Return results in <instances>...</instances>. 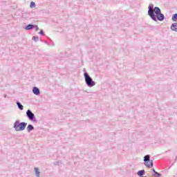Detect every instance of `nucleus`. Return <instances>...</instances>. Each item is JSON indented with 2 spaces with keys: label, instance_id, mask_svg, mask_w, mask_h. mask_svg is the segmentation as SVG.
Wrapping results in <instances>:
<instances>
[{
  "label": "nucleus",
  "instance_id": "nucleus-20",
  "mask_svg": "<svg viewBox=\"0 0 177 177\" xmlns=\"http://www.w3.org/2000/svg\"><path fill=\"white\" fill-rule=\"evenodd\" d=\"M175 160H176H176H177V156H176V159H175Z\"/></svg>",
  "mask_w": 177,
  "mask_h": 177
},
{
  "label": "nucleus",
  "instance_id": "nucleus-2",
  "mask_svg": "<svg viewBox=\"0 0 177 177\" xmlns=\"http://www.w3.org/2000/svg\"><path fill=\"white\" fill-rule=\"evenodd\" d=\"M26 127H27V122H20V120H16L15 122L14 123V129L17 132H19L20 131H24L26 129Z\"/></svg>",
  "mask_w": 177,
  "mask_h": 177
},
{
  "label": "nucleus",
  "instance_id": "nucleus-14",
  "mask_svg": "<svg viewBox=\"0 0 177 177\" xmlns=\"http://www.w3.org/2000/svg\"><path fill=\"white\" fill-rule=\"evenodd\" d=\"M171 20H172L173 21H176V20H177V13L173 15V16H172V17H171Z\"/></svg>",
  "mask_w": 177,
  "mask_h": 177
},
{
  "label": "nucleus",
  "instance_id": "nucleus-15",
  "mask_svg": "<svg viewBox=\"0 0 177 177\" xmlns=\"http://www.w3.org/2000/svg\"><path fill=\"white\" fill-rule=\"evenodd\" d=\"M152 176H155V177H160L161 176V174L158 173V172H155V174H153Z\"/></svg>",
  "mask_w": 177,
  "mask_h": 177
},
{
  "label": "nucleus",
  "instance_id": "nucleus-8",
  "mask_svg": "<svg viewBox=\"0 0 177 177\" xmlns=\"http://www.w3.org/2000/svg\"><path fill=\"white\" fill-rule=\"evenodd\" d=\"M35 172L36 177H41V172L39 171V169L38 167H35Z\"/></svg>",
  "mask_w": 177,
  "mask_h": 177
},
{
  "label": "nucleus",
  "instance_id": "nucleus-6",
  "mask_svg": "<svg viewBox=\"0 0 177 177\" xmlns=\"http://www.w3.org/2000/svg\"><path fill=\"white\" fill-rule=\"evenodd\" d=\"M32 92H33L34 95H36V96H38V95H39L41 93L39 88H38V87H35V86L32 88Z\"/></svg>",
  "mask_w": 177,
  "mask_h": 177
},
{
  "label": "nucleus",
  "instance_id": "nucleus-1",
  "mask_svg": "<svg viewBox=\"0 0 177 177\" xmlns=\"http://www.w3.org/2000/svg\"><path fill=\"white\" fill-rule=\"evenodd\" d=\"M148 16L151 17L153 21H164L165 16L161 13V9L158 7H155L153 3H150L148 7Z\"/></svg>",
  "mask_w": 177,
  "mask_h": 177
},
{
  "label": "nucleus",
  "instance_id": "nucleus-13",
  "mask_svg": "<svg viewBox=\"0 0 177 177\" xmlns=\"http://www.w3.org/2000/svg\"><path fill=\"white\" fill-rule=\"evenodd\" d=\"M32 41H35V42H38L39 41V37L37 36H33L32 37Z\"/></svg>",
  "mask_w": 177,
  "mask_h": 177
},
{
  "label": "nucleus",
  "instance_id": "nucleus-7",
  "mask_svg": "<svg viewBox=\"0 0 177 177\" xmlns=\"http://www.w3.org/2000/svg\"><path fill=\"white\" fill-rule=\"evenodd\" d=\"M170 28L171 31H175L177 32V23L172 24Z\"/></svg>",
  "mask_w": 177,
  "mask_h": 177
},
{
  "label": "nucleus",
  "instance_id": "nucleus-21",
  "mask_svg": "<svg viewBox=\"0 0 177 177\" xmlns=\"http://www.w3.org/2000/svg\"><path fill=\"white\" fill-rule=\"evenodd\" d=\"M4 97H6V95H4Z\"/></svg>",
  "mask_w": 177,
  "mask_h": 177
},
{
  "label": "nucleus",
  "instance_id": "nucleus-3",
  "mask_svg": "<svg viewBox=\"0 0 177 177\" xmlns=\"http://www.w3.org/2000/svg\"><path fill=\"white\" fill-rule=\"evenodd\" d=\"M84 77L86 85H87V86H88L89 88H92V86H95V85H96V83L95 82V81H93V80L92 79V77H91L88 73H84Z\"/></svg>",
  "mask_w": 177,
  "mask_h": 177
},
{
  "label": "nucleus",
  "instance_id": "nucleus-4",
  "mask_svg": "<svg viewBox=\"0 0 177 177\" xmlns=\"http://www.w3.org/2000/svg\"><path fill=\"white\" fill-rule=\"evenodd\" d=\"M144 162L147 168H153V160H150V155H146L144 157Z\"/></svg>",
  "mask_w": 177,
  "mask_h": 177
},
{
  "label": "nucleus",
  "instance_id": "nucleus-12",
  "mask_svg": "<svg viewBox=\"0 0 177 177\" xmlns=\"http://www.w3.org/2000/svg\"><path fill=\"white\" fill-rule=\"evenodd\" d=\"M32 28H34V24H28L25 27V30H32Z\"/></svg>",
  "mask_w": 177,
  "mask_h": 177
},
{
  "label": "nucleus",
  "instance_id": "nucleus-9",
  "mask_svg": "<svg viewBox=\"0 0 177 177\" xmlns=\"http://www.w3.org/2000/svg\"><path fill=\"white\" fill-rule=\"evenodd\" d=\"M145 174H146V171H145V169H142L138 171L137 175H138V176L140 177H143V175H145Z\"/></svg>",
  "mask_w": 177,
  "mask_h": 177
},
{
  "label": "nucleus",
  "instance_id": "nucleus-10",
  "mask_svg": "<svg viewBox=\"0 0 177 177\" xmlns=\"http://www.w3.org/2000/svg\"><path fill=\"white\" fill-rule=\"evenodd\" d=\"M16 103H17V107L19 110H24V106H23V104H21V103H20V102L17 101Z\"/></svg>",
  "mask_w": 177,
  "mask_h": 177
},
{
  "label": "nucleus",
  "instance_id": "nucleus-19",
  "mask_svg": "<svg viewBox=\"0 0 177 177\" xmlns=\"http://www.w3.org/2000/svg\"><path fill=\"white\" fill-rule=\"evenodd\" d=\"M151 171H152V172H153V174H156V172H157V171H156V169H153Z\"/></svg>",
  "mask_w": 177,
  "mask_h": 177
},
{
  "label": "nucleus",
  "instance_id": "nucleus-17",
  "mask_svg": "<svg viewBox=\"0 0 177 177\" xmlns=\"http://www.w3.org/2000/svg\"><path fill=\"white\" fill-rule=\"evenodd\" d=\"M40 35H45V32H44V30H40V32H39Z\"/></svg>",
  "mask_w": 177,
  "mask_h": 177
},
{
  "label": "nucleus",
  "instance_id": "nucleus-5",
  "mask_svg": "<svg viewBox=\"0 0 177 177\" xmlns=\"http://www.w3.org/2000/svg\"><path fill=\"white\" fill-rule=\"evenodd\" d=\"M26 117L30 120V121H32V122H37V118H35V115L31 110L28 109L26 111Z\"/></svg>",
  "mask_w": 177,
  "mask_h": 177
},
{
  "label": "nucleus",
  "instance_id": "nucleus-18",
  "mask_svg": "<svg viewBox=\"0 0 177 177\" xmlns=\"http://www.w3.org/2000/svg\"><path fill=\"white\" fill-rule=\"evenodd\" d=\"M34 28H35V31H38V30H39V28L37 25H34Z\"/></svg>",
  "mask_w": 177,
  "mask_h": 177
},
{
  "label": "nucleus",
  "instance_id": "nucleus-16",
  "mask_svg": "<svg viewBox=\"0 0 177 177\" xmlns=\"http://www.w3.org/2000/svg\"><path fill=\"white\" fill-rule=\"evenodd\" d=\"M30 8H35V3L33 1L30 2Z\"/></svg>",
  "mask_w": 177,
  "mask_h": 177
},
{
  "label": "nucleus",
  "instance_id": "nucleus-11",
  "mask_svg": "<svg viewBox=\"0 0 177 177\" xmlns=\"http://www.w3.org/2000/svg\"><path fill=\"white\" fill-rule=\"evenodd\" d=\"M26 129L27 131L30 133L31 131H34V126H32V124H28Z\"/></svg>",
  "mask_w": 177,
  "mask_h": 177
}]
</instances>
